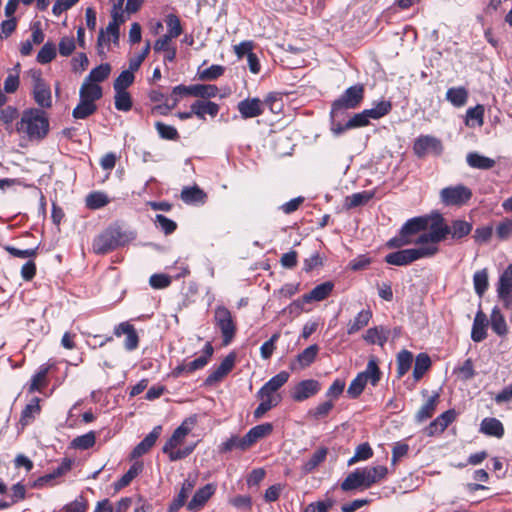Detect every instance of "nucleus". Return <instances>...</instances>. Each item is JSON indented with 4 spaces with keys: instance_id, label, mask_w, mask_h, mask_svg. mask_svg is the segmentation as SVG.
Returning <instances> with one entry per match:
<instances>
[{
    "instance_id": "5fc2aeb1",
    "label": "nucleus",
    "mask_w": 512,
    "mask_h": 512,
    "mask_svg": "<svg viewBox=\"0 0 512 512\" xmlns=\"http://www.w3.org/2000/svg\"><path fill=\"white\" fill-rule=\"evenodd\" d=\"M218 88L213 84H194L192 96L201 98H212L218 93Z\"/></svg>"
},
{
    "instance_id": "f03ea898",
    "label": "nucleus",
    "mask_w": 512,
    "mask_h": 512,
    "mask_svg": "<svg viewBox=\"0 0 512 512\" xmlns=\"http://www.w3.org/2000/svg\"><path fill=\"white\" fill-rule=\"evenodd\" d=\"M17 131L25 134L29 140H41L49 132V120L41 109H26L17 123Z\"/></svg>"
},
{
    "instance_id": "aec40b11",
    "label": "nucleus",
    "mask_w": 512,
    "mask_h": 512,
    "mask_svg": "<svg viewBox=\"0 0 512 512\" xmlns=\"http://www.w3.org/2000/svg\"><path fill=\"white\" fill-rule=\"evenodd\" d=\"M340 488L343 492H351L368 489L360 468L355 469L349 473L346 478L340 484Z\"/></svg>"
},
{
    "instance_id": "e433bc0d",
    "label": "nucleus",
    "mask_w": 512,
    "mask_h": 512,
    "mask_svg": "<svg viewBox=\"0 0 512 512\" xmlns=\"http://www.w3.org/2000/svg\"><path fill=\"white\" fill-rule=\"evenodd\" d=\"M431 367V359L426 353H419L415 359L413 378L419 381Z\"/></svg>"
},
{
    "instance_id": "2eb2a0df",
    "label": "nucleus",
    "mask_w": 512,
    "mask_h": 512,
    "mask_svg": "<svg viewBox=\"0 0 512 512\" xmlns=\"http://www.w3.org/2000/svg\"><path fill=\"white\" fill-rule=\"evenodd\" d=\"M441 149H442V145H441L440 140H438L437 138H435L433 136H429V135H424V136L418 137L415 140L414 146H413L414 153L419 157L424 156L429 151H434V152L439 153L441 151Z\"/></svg>"
},
{
    "instance_id": "a211bd4d",
    "label": "nucleus",
    "mask_w": 512,
    "mask_h": 512,
    "mask_svg": "<svg viewBox=\"0 0 512 512\" xmlns=\"http://www.w3.org/2000/svg\"><path fill=\"white\" fill-rule=\"evenodd\" d=\"M289 379V374L286 371H281L280 373L273 376L269 381H267L258 391V394H263L267 397L271 398H279V396L275 395V392L281 388Z\"/></svg>"
},
{
    "instance_id": "cd10ccee",
    "label": "nucleus",
    "mask_w": 512,
    "mask_h": 512,
    "mask_svg": "<svg viewBox=\"0 0 512 512\" xmlns=\"http://www.w3.org/2000/svg\"><path fill=\"white\" fill-rule=\"evenodd\" d=\"M439 399V394L434 393L431 395L427 401L420 407L418 412L415 415V421L418 423H422L427 419L431 418L435 413L437 403Z\"/></svg>"
},
{
    "instance_id": "f257e3e1",
    "label": "nucleus",
    "mask_w": 512,
    "mask_h": 512,
    "mask_svg": "<svg viewBox=\"0 0 512 512\" xmlns=\"http://www.w3.org/2000/svg\"><path fill=\"white\" fill-rule=\"evenodd\" d=\"M134 238V233L123 230L118 225H111L93 239L92 250L95 254L105 255L125 246Z\"/></svg>"
},
{
    "instance_id": "4c0bfd02",
    "label": "nucleus",
    "mask_w": 512,
    "mask_h": 512,
    "mask_svg": "<svg viewBox=\"0 0 512 512\" xmlns=\"http://www.w3.org/2000/svg\"><path fill=\"white\" fill-rule=\"evenodd\" d=\"M213 347L210 343H206L203 354L198 358L186 363L187 364V373H192L196 370L203 368L207 363L209 358L213 354Z\"/></svg>"
},
{
    "instance_id": "b1692460",
    "label": "nucleus",
    "mask_w": 512,
    "mask_h": 512,
    "mask_svg": "<svg viewBox=\"0 0 512 512\" xmlns=\"http://www.w3.org/2000/svg\"><path fill=\"white\" fill-rule=\"evenodd\" d=\"M472 229V223L462 219H455L448 225V235L454 240H461L468 236Z\"/></svg>"
},
{
    "instance_id": "393cba45",
    "label": "nucleus",
    "mask_w": 512,
    "mask_h": 512,
    "mask_svg": "<svg viewBox=\"0 0 512 512\" xmlns=\"http://www.w3.org/2000/svg\"><path fill=\"white\" fill-rule=\"evenodd\" d=\"M366 483V487L370 488L373 484L384 479L388 473L386 466H374L360 468Z\"/></svg>"
},
{
    "instance_id": "c756f323",
    "label": "nucleus",
    "mask_w": 512,
    "mask_h": 512,
    "mask_svg": "<svg viewBox=\"0 0 512 512\" xmlns=\"http://www.w3.org/2000/svg\"><path fill=\"white\" fill-rule=\"evenodd\" d=\"M40 399L33 397L21 412L20 424L24 427L33 422L35 417L40 414Z\"/></svg>"
},
{
    "instance_id": "f704fd0d",
    "label": "nucleus",
    "mask_w": 512,
    "mask_h": 512,
    "mask_svg": "<svg viewBox=\"0 0 512 512\" xmlns=\"http://www.w3.org/2000/svg\"><path fill=\"white\" fill-rule=\"evenodd\" d=\"M490 324L492 330L498 335V336H505L508 333V327L505 321L504 316L498 309V307H494L492 309L491 315H490Z\"/></svg>"
},
{
    "instance_id": "49530a36",
    "label": "nucleus",
    "mask_w": 512,
    "mask_h": 512,
    "mask_svg": "<svg viewBox=\"0 0 512 512\" xmlns=\"http://www.w3.org/2000/svg\"><path fill=\"white\" fill-rule=\"evenodd\" d=\"M392 109V103L389 100H380L373 104V107L366 109L371 119H380L387 115Z\"/></svg>"
},
{
    "instance_id": "412c9836",
    "label": "nucleus",
    "mask_w": 512,
    "mask_h": 512,
    "mask_svg": "<svg viewBox=\"0 0 512 512\" xmlns=\"http://www.w3.org/2000/svg\"><path fill=\"white\" fill-rule=\"evenodd\" d=\"M235 362V355L229 354L227 355L221 364L212 371L206 379L207 384H213L221 380L225 375H227L233 368Z\"/></svg>"
},
{
    "instance_id": "f8f14e48",
    "label": "nucleus",
    "mask_w": 512,
    "mask_h": 512,
    "mask_svg": "<svg viewBox=\"0 0 512 512\" xmlns=\"http://www.w3.org/2000/svg\"><path fill=\"white\" fill-rule=\"evenodd\" d=\"M320 390V383L314 379L300 381L292 391V398L301 402L317 394Z\"/></svg>"
},
{
    "instance_id": "bb28decb",
    "label": "nucleus",
    "mask_w": 512,
    "mask_h": 512,
    "mask_svg": "<svg viewBox=\"0 0 512 512\" xmlns=\"http://www.w3.org/2000/svg\"><path fill=\"white\" fill-rule=\"evenodd\" d=\"M372 318V311L367 308L361 310L353 320L347 324V334L352 335L366 327Z\"/></svg>"
},
{
    "instance_id": "e2e57ef3",
    "label": "nucleus",
    "mask_w": 512,
    "mask_h": 512,
    "mask_svg": "<svg viewBox=\"0 0 512 512\" xmlns=\"http://www.w3.org/2000/svg\"><path fill=\"white\" fill-rule=\"evenodd\" d=\"M367 382L363 379L362 374H358L350 383L347 394L351 398H357L364 390Z\"/></svg>"
},
{
    "instance_id": "bf43d9fd",
    "label": "nucleus",
    "mask_w": 512,
    "mask_h": 512,
    "mask_svg": "<svg viewBox=\"0 0 512 512\" xmlns=\"http://www.w3.org/2000/svg\"><path fill=\"white\" fill-rule=\"evenodd\" d=\"M465 123L471 127L481 126L483 124V108L481 106L469 108L466 112Z\"/></svg>"
},
{
    "instance_id": "4468645a",
    "label": "nucleus",
    "mask_w": 512,
    "mask_h": 512,
    "mask_svg": "<svg viewBox=\"0 0 512 512\" xmlns=\"http://www.w3.org/2000/svg\"><path fill=\"white\" fill-rule=\"evenodd\" d=\"M114 334L117 337H120L123 334L126 335V339L124 341V347L126 350L133 351L138 347L139 337L134 326L129 322H121L115 326Z\"/></svg>"
},
{
    "instance_id": "ddd939ff",
    "label": "nucleus",
    "mask_w": 512,
    "mask_h": 512,
    "mask_svg": "<svg viewBox=\"0 0 512 512\" xmlns=\"http://www.w3.org/2000/svg\"><path fill=\"white\" fill-rule=\"evenodd\" d=\"M237 109L243 119L258 117L264 112L259 98H246L238 103Z\"/></svg>"
},
{
    "instance_id": "473e14b6",
    "label": "nucleus",
    "mask_w": 512,
    "mask_h": 512,
    "mask_svg": "<svg viewBox=\"0 0 512 512\" xmlns=\"http://www.w3.org/2000/svg\"><path fill=\"white\" fill-rule=\"evenodd\" d=\"M429 219L425 217H415L408 220L401 228V233L409 238L410 235L416 234L422 230L427 229Z\"/></svg>"
},
{
    "instance_id": "4be33fe9",
    "label": "nucleus",
    "mask_w": 512,
    "mask_h": 512,
    "mask_svg": "<svg viewBox=\"0 0 512 512\" xmlns=\"http://www.w3.org/2000/svg\"><path fill=\"white\" fill-rule=\"evenodd\" d=\"M390 335V329L384 326L369 328L364 334V340L369 344H378L383 347Z\"/></svg>"
},
{
    "instance_id": "680f3d73",
    "label": "nucleus",
    "mask_w": 512,
    "mask_h": 512,
    "mask_svg": "<svg viewBox=\"0 0 512 512\" xmlns=\"http://www.w3.org/2000/svg\"><path fill=\"white\" fill-rule=\"evenodd\" d=\"M157 228L161 229L166 235L173 233L177 224L162 214H157L154 220Z\"/></svg>"
},
{
    "instance_id": "9d476101",
    "label": "nucleus",
    "mask_w": 512,
    "mask_h": 512,
    "mask_svg": "<svg viewBox=\"0 0 512 512\" xmlns=\"http://www.w3.org/2000/svg\"><path fill=\"white\" fill-rule=\"evenodd\" d=\"M497 295L505 308H512V264H509L499 277Z\"/></svg>"
},
{
    "instance_id": "de8ad7c7",
    "label": "nucleus",
    "mask_w": 512,
    "mask_h": 512,
    "mask_svg": "<svg viewBox=\"0 0 512 512\" xmlns=\"http://www.w3.org/2000/svg\"><path fill=\"white\" fill-rule=\"evenodd\" d=\"M142 471V464L134 463L129 470L114 483V489L116 491L128 486L130 482Z\"/></svg>"
},
{
    "instance_id": "8fccbe9b",
    "label": "nucleus",
    "mask_w": 512,
    "mask_h": 512,
    "mask_svg": "<svg viewBox=\"0 0 512 512\" xmlns=\"http://www.w3.org/2000/svg\"><path fill=\"white\" fill-rule=\"evenodd\" d=\"M110 72H111L110 64L103 63V64L95 67L94 69H92L90 71V73L88 74V76L85 78V80H88L89 82L97 84L99 82L104 81L106 78H108V76L110 75Z\"/></svg>"
},
{
    "instance_id": "69168bd1",
    "label": "nucleus",
    "mask_w": 512,
    "mask_h": 512,
    "mask_svg": "<svg viewBox=\"0 0 512 512\" xmlns=\"http://www.w3.org/2000/svg\"><path fill=\"white\" fill-rule=\"evenodd\" d=\"M155 128L159 136L167 140H175L178 138V132L175 127L164 124L162 122H156Z\"/></svg>"
},
{
    "instance_id": "3c124183",
    "label": "nucleus",
    "mask_w": 512,
    "mask_h": 512,
    "mask_svg": "<svg viewBox=\"0 0 512 512\" xmlns=\"http://www.w3.org/2000/svg\"><path fill=\"white\" fill-rule=\"evenodd\" d=\"M473 285L475 293L482 297L488 289V272L487 269L476 271L473 275Z\"/></svg>"
},
{
    "instance_id": "13d9d810",
    "label": "nucleus",
    "mask_w": 512,
    "mask_h": 512,
    "mask_svg": "<svg viewBox=\"0 0 512 512\" xmlns=\"http://www.w3.org/2000/svg\"><path fill=\"white\" fill-rule=\"evenodd\" d=\"M114 99L117 110L127 112L132 108V99L127 91H115Z\"/></svg>"
},
{
    "instance_id": "a878e982",
    "label": "nucleus",
    "mask_w": 512,
    "mask_h": 512,
    "mask_svg": "<svg viewBox=\"0 0 512 512\" xmlns=\"http://www.w3.org/2000/svg\"><path fill=\"white\" fill-rule=\"evenodd\" d=\"M273 430L271 423H263L251 428L245 435L244 438L249 446H253L260 439L268 436Z\"/></svg>"
},
{
    "instance_id": "1a4fd4ad",
    "label": "nucleus",
    "mask_w": 512,
    "mask_h": 512,
    "mask_svg": "<svg viewBox=\"0 0 512 512\" xmlns=\"http://www.w3.org/2000/svg\"><path fill=\"white\" fill-rule=\"evenodd\" d=\"M195 422L196 420L194 417L185 419L181 425L174 430L171 437L164 444L162 448L163 453L168 454V457L170 458V453L175 452L176 448L184 442Z\"/></svg>"
},
{
    "instance_id": "9b49d317",
    "label": "nucleus",
    "mask_w": 512,
    "mask_h": 512,
    "mask_svg": "<svg viewBox=\"0 0 512 512\" xmlns=\"http://www.w3.org/2000/svg\"><path fill=\"white\" fill-rule=\"evenodd\" d=\"M334 284L330 281L321 283L314 287L308 294H305L302 299L295 300L291 306L296 307L299 310L303 309L304 303L312 301H322L326 299L332 292Z\"/></svg>"
},
{
    "instance_id": "09e8293b",
    "label": "nucleus",
    "mask_w": 512,
    "mask_h": 512,
    "mask_svg": "<svg viewBox=\"0 0 512 512\" xmlns=\"http://www.w3.org/2000/svg\"><path fill=\"white\" fill-rule=\"evenodd\" d=\"M97 109L95 103L80 99L78 105L73 109L72 116L75 119H86L92 115Z\"/></svg>"
},
{
    "instance_id": "0eeeda50",
    "label": "nucleus",
    "mask_w": 512,
    "mask_h": 512,
    "mask_svg": "<svg viewBox=\"0 0 512 512\" xmlns=\"http://www.w3.org/2000/svg\"><path fill=\"white\" fill-rule=\"evenodd\" d=\"M471 196V190L462 184L448 186L440 191L441 202L446 206H462Z\"/></svg>"
},
{
    "instance_id": "864d4df0",
    "label": "nucleus",
    "mask_w": 512,
    "mask_h": 512,
    "mask_svg": "<svg viewBox=\"0 0 512 512\" xmlns=\"http://www.w3.org/2000/svg\"><path fill=\"white\" fill-rule=\"evenodd\" d=\"M257 396L260 398L261 402L254 411V417L256 419L261 418L266 412H268L271 408L279 403L278 398H271L258 393Z\"/></svg>"
},
{
    "instance_id": "a18cd8bd",
    "label": "nucleus",
    "mask_w": 512,
    "mask_h": 512,
    "mask_svg": "<svg viewBox=\"0 0 512 512\" xmlns=\"http://www.w3.org/2000/svg\"><path fill=\"white\" fill-rule=\"evenodd\" d=\"M327 455L326 448L316 450L303 464L302 470L305 473H311L316 467L322 463Z\"/></svg>"
},
{
    "instance_id": "2f4dec72",
    "label": "nucleus",
    "mask_w": 512,
    "mask_h": 512,
    "mask_svg": "<svg viewBox=\"0 0 512 512\" xmlns=\"http://www.w3.org/2000/svg\"><path fill=\"white\" fill-rule=\"evenodd\" d=\"M191 109L198 118L205 119L206 114L215 117L219 112V105L211 101L198 100L191 105Z\"/></svg>"
},
{
    "instance_id": "603ef678",
    "label": "nucleus",
    "mask_w": 512,
    "mask_h": 512,
    "mask_svg": "<svg viewBox=\"0 0 512 512\" xmlns=\"http://www.w3.org/2000/svg\"><path fill=\"white\" fill-rule=\"evenodd\" d=\"M165 23L167 26L166 35L169 36L170 38L174 39V38L179 37L182 34L183 29L181 26L180 19L177 15L172 14V13L168 14L165 18Z\"/></svg>"
},
{
    "instance_id": "774afa93",
    "label": "nucleus",
    "mask_w": 512,
    "mask_h": 512,
    "mask_svg": "<svg viewBox=\"0 0 512 512\" xmlns=\"http://www.w3.org/2000/svg\"><path fill=\"white\" fill-rule=\"evenodd\" d=\"M87 500L82 496H78L74 501L63 507L64 512H85L87 509Z\"/></svg>"
},
{
    "instance_id": "79ce46f5",
    "label": "nucleus",
    "mask_w": 512,
    "mask_h": 512,
    "mask_svg": "<svg viewBox=\"0 0 512 512\" xmlns=\"http://www.w3.org/2000/svg\"><path fill=\"white\" fill-rule=\"evenodd\" d=\"M468 93L463 87H452L446 92V99L455 107H462L466 104Z\"/></svg>"
},
{
    "instance_id": "0e129e2a",
    "label": "nucleus",
    "mask_w": 512,
    "mask_h": 512,
    "mask_svg": "<svg viewBox=\"0 0 512 512\" xmlns=\"http://www.w3.org/2000/svg\"><path fill=\"white\" fill-rule=\"evenodd\" d=\"M108 203L107 196L100 192L90 193L86 198V205L91 209H98Z\"/></svg>"
},
{
    "instance_id": "f3484780",
    "label": "nucleus",
    "mask_w": 512,
    "mask_h": 512,
    "mask_svg": "<svg viewBox=\"0 0 512 512\" xmlns=\"http://www.w3.org/2000/svg\"><path fill=\"white\" fill-rule=\"evenodd\" d=\"M216 486L208 483L205 486L199 488L192 499L188 502L187 508L190 511H196L202 508L210 497L215 493Z\"/></svg>"
},
{
    "instance_id": "338daca9",
    "label": "nucleus",
    "mask_w": 512,
    "mask_h": 512,
    "mask_svg": "<svg viewBox=\"0 0 512 512\" xmlns=\"http://www.w3.org/2000/svg\"><path fill=\"white\" fill-rule=\"evenodd\" d=\"M370 119L371 118L365 109L360 113H356L352 118H350L346 122V127H350L351 129L364 127L369 124Z\"/></svg>"
},
{
    "instance_id": "72a5a7b5",
    "label": "nucleus",
    "mask_w": 512,
    "mask_h": 512,
    "mask_svg": "<svg viewBox=\"0 0 512 512\" xmlns=\"http://www.w3.org/2000/svg\"><path fill=\"white\" fill-rule=\"evenodd\" d=\"M480 431L486 435L501 438L504 434V427L496 418H484L480 425Z\"/></svg>"
},
{
    "instance_id": "20e7f679",
    "label": "nucleus",
    "mask_w": 512,
    "mask_h": 512,
    "mask_svg": "<svg viewBox=\"0 0 512 512\" xmlns=\"http://www.w3.org/2000/svg\"><path fill=\"white\" fill-rule=\"evenodd\" d=\"M426 218L429 219L428 232L422 233L414 243L421 246H437V244L448 236V225L440 213H434Z\"/></svg>"
},
{
    "instance_id": "6e6552de",
    "label": "nucleus",
    "mask_w": 512,
    "mask_h": 512,
    "mask_svg": "<svg viewBox=\"0 0 512 512\" xmlns=\"http://www.w3.org/2000/svg\"><path fill=\"white\" fill-rule=\"evenodd\" d=\"M33 89L32 95L35 103L44 109L52 106V94L50 86L42 78L41 73L35 71L32 73Z\"/></svg>"
},
{
    "instance_id": "6ab92c4d",
    "label": "nucleus",
    "mask_w": 512,
    "mask_h": 512,
    "mask_svg": "<svg viewBox=\"0 0 512 512\" xmlns=\"http://www.w3.org/2000/svg\"><path fill=\"white\" fill-rule=\"evenodd\" d=\"M455 417L456 413L454 410L445 411L425 428V434L427 436H433L443 432L447 426L454 421Z\"/></svg>"
},
{
    "instance_id": "c03bdc74",
    "label": "nucleus",
    "mask_w": 512,
    "mask_h": 512,
    "mask_svg": "<svg viewBox=\"0 0 512 512\" xmlns=\"http://www.w3.org/2000/svg\"><path fill=\"white\" fill-rule=\"evenodd\" d=\"M56 55H57L56 45L53 42L48 41L39 50L37 57H36V61L39 64L45 65V64L52 62L55 59Z\"/></svg>"
},
{
    "instance_id": "6e6d98bb",
    "label": "nucleus",
    "mask_w": 512,
    "mask_h": 512,
    "mask_svg": "<svg viewBox=\"0 0 512 512\" xmlns=\"http://www.w3.org/2000/svg\"><path fill=\"white\" fill-rule=\"evenodd\" d=\"M372 455L371 446L368 443H362L356 447L354 456L348 460V465L351 466L358 461L368 460Z\"/></svg>"
},
{
    "instance_id": "dca6fc26",
    "label": "nucleus",
    "mask_w": 512,
    "mask_h": 512,
    "mask_svg": "<svg viewBox=\"0 0 512 512\" xmlns=\"http://www.w3.org/2000/svg\"><path fill=\"white\" fill-rule=\"evenodd\" d=\"M319 352V346L317 344H313L305 348L301 353H299L294 361L290 364V369L292 371L302 370L308 366H310L316 359Z\"/></svg>"
},
{
    "instance_id": "37998d69",
    "label": "nucleus",
    "mask_w": 512,
    "mask_h": 512,
    "mask_svg": "<svg viewBox=\"0 0 512 512\" xmlns=\"http://www.w3.org/2000/svg\"><path fill=\"white\" fill-rule=\"evenodd\" d=\"M71 466H72V461L70 459H64L62 461V463L56 469L53 470V472L40 477L37 480L36 484L38 486H42V485L49 483L51 480L68 472L71 469Z\"/></svg>"
},
{
    "instance_id": "4d7b16f0",
    "label": "nucleus",
    "mask_w": 512,
    "mask_h": 512,
    "mask_svg": "<svg viewBox=\"0 0 512 512\" xmlns=\"http://www.w3.org/2000/svg\"><path fill=\"white\" fill-rule=\"evenodd\" d=\"M134 79V73L128 70L122 71L113 83L114 91H126L133 84Z\"/></svg>"
},
{
    "instance_id": "c9c22d12",
    "label": "nucleus",
    "mask_w": 512,
    "mask_h": 512,
    "mask_svg": "<svg viewBox=\"0 0 512 512\" xmlns=\"http://www.w3.org/2000/svg\"><path fill=\"white\" fill-rule=\"evenodd\" d=\"M359 374H362L363 379L375 386L381 378V371L378 367L377 359L375 357H371L367 363L366 369L363 372H360Z\"/></svg>"
},
{
    "instance_id": "5701e85b",
    "label": "nucleus",
    "mask_w": 512,
    "mask_h": 512,
    "mask_svg": "<svg viewBox=\"0 0 512 512\" xmlns=\"http://www.w3.org/2000/svg\"><path fill=\"white\" fill-rule=\"evenodd\" d=\"M487 323L488 320L486 315L481 310H479L475 315L471 331V339L474 342H481L486 338Z\"/></svg>"
},
{
    "instance_id": "ea45409f",
    "label": "nucleus",
    "mask_w": 512,
    "mask_h": 512,
    "mask_svg": "<svg viewBox=\"0 0 512 512\" xmlns=\"http://www.w3.org/2000/svg\"><path fill=\"white\" fill-rule=\"evenodd\" d=\"M234 449H238L241 451H246L249 449V446L243 437H239L237 435H232L230 438H228L225 442H223L219 446V450L222 453L230 452Z\"/></svg>"
},
{
    "instance_id": "a19ab883",
    "label": "nucleus",
    "mask_w": 512,
    "mask_h": 512,
    "mask_svg": "<svg viewBox=\"0 0 512 512\" xmlns=\"http://www.w3.org/2000/svg\"><path fill=\"white\" fill-rule=\"evenodd\" d=\"M206 194L197 186L185 187L181 192V199L187 203H203L205 201Z\"/></svg>"
},
{
    "instance_id": "423d86ee",
    "label": "nucleus",
    "mask_w": 512,
    "mask_h": 512,
    "mask_svg": "<svg viewBox=\"0 0 512 512\" xmlns=\"http://www.w3.org/2000/svg\"><path fill=\"white\" fill-rule=\"evenodd\" d=\"M214 322L221 332L223 344L229 345L236 334V323L231 312L222 305L214 310Z\"/></svg>"
},
{
    "instance_id": "7ed1b4c3",
    "label": "nucleus",
    "mask_w": 512,
    "mask_h": 512,
    "mask_svg": "<svg viewBox=\"0 0 512 512\" xmlns=\"http://www.w3.org/2000/svg\"><path fill=\"white\" fill-rule=\"evenodd\" d=\"M438 246H419L418 248H409L389 253L385 256V262L395 266H406L412 262L429 258L437 254Z\"/></svg>"
},
{
    "instance_id": "58836bf2",
    "label": "nucleus",
    "mask_w": 512,
    "mask_h": 512,
    "mask_svg": "<svg viewBox=\"0 0 512 512\" xmlns=\"http://www.w3.org/2000/svg\"><path fill=\"white\" fill-rule=\"evenodd\" d=\"M397 377L402 378L411 368L413 362V354L408 350H401L397 354Z\"/></svg>"
},
{
    "instance_id": "052dcab7",
    "label": "nucleus",
    "mask_w": 512,
    "mask_h": 512,
    "mask_svg": "<svg viewBox=\"0 0 512 512\" xmlns=\"http://www.w3.org/2000/svg\"><path fill=\"white\" fill-rule=\"evenodd\" d=\"M19 69L20 64H16L14 70L16 71L15 74H9L5 81H4V91L6 93H15L20 85V79H19Z\"/></svg>"
},
{
    "instance_id": "7c9ffc66",
    "label": "nucleus",
    "mask_w": 512,
    "mask_h": 512,
    "mask_svg": "<svg viewBox=\"0 0 512 512\" xmlns=\"http://www.w3.org/2000/svg\"><path fill=\"white\" fill-rule=\"evenodd\" d=\"M466 162L471 168L480 170L491 169L496 163L494 159L481 155L478 152L468 153Z\"/></svg>"
},
{
    "instance_id": "39448f33",
    "label": "nucleus",
    "mask_w": 512,
    "mask_h": 512,
    "mask_svg": "<svg viewBox=\"0 0 512 512\" xmlns=\"http://www.w3.org/2000/svg\"><path fill=\"white\" fill-rule=\"evenodd\" d=\"M364 99V86L355 84L347 88L339 98L333 101L331 106V115H343L346 110L357 108Z\"/></svg>"
},
{
    "instance_id": "c85d7f7f",
    "label": "nucleus",
    "mask_w": 512,
    "mask_h": 512,
    "mask_svg": "<svg viewBox=\"0 0 512 512\" xmlns=\"http://www.w3.org/2000/svg\"><path fill=\"white\" fill-rule=\"evenodd\" d=\"M80 99L95 103L102 97V88L95 83L84 80L79 90Z\"/></svg>"
}]
</instances>
